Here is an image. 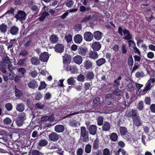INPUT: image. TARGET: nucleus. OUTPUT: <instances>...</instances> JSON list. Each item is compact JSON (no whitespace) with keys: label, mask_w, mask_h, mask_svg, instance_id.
<instances>
[{"label":"nucleus","mask_w":155,"mask_h":155,"mask_svg":"<svg viewBox=\"0 0 155 155\" xmlns=\"http://www.w3.org/2000/svg\"><path fill=\"white\" fill-rule=\"evenodd\" d=\"M93 34V37L95 39L97 40H100L102 38L103 33L99 31L94 32Z\"/></svg>","instance_id":"ddd939ff"},{"label":"nucleus","mask_w":155,"mask_h":155,"mask_svg":"<svg viewBox=\"0 0 155 155\" xmlns=\"http://www.w3.org/2000/svg\"><path fill=\"white\" fill-rule=\"evenodd\" d=\"M122 77L121 76H119V77L114 81V83L113 86L114 87H115L117 88H118L120 85V81Z\"/></svg>","instance_id":"a878e982"},{"label":"nucleus","mask_w":155,"mask_h":155,"mask_svg":"<svg viewBox=\"0 0 155 155\" xmlns=\"http://www.w3.org/2000/svg\"><path fill=\"white\" fill-rule=\"evenodd\" d=\"M88 130L90 134L94 135L97 133V127L95 125H91L88 128Z\"/></svg>","instance_id":"0eeeda50"},{"label":"nucleus","mask_w":155,"mask_h":155,"mask_svg":"<svg viewBox=\"0 0 155 155\" xmlns=\"http://www.w3.org/2000/svg\"><path fill=\"white\" fill-rule=\"evenodd\" d=\"M7 25L4 23L0 25V31L2 32L5 33L7 31Z\"/></svg>","instance_id":"c85d7f7f"},{"label":"nucleus","mask_w":155,"mask_h":155,"mask_svg":"<svg viewBox=\"0 0 155 155\" xmlns=\"http://www.w3.org/2000/svg\"><path fill=\"white\" fill-rule=\"evenodd\" d=\"M82 37L79 34L75 35L74 37V41L77 44H80L82 42Z\"/></svg>","instance_id":"6ab92c4d"},{"label":"nucleus","mask_w":155,"mask_h":155,"mask_svg":"<svg viewBox=\"0 0 155 155\" xmlns=\"http://www.w3.org/2000/svg\"><path fill=\"white\" fill-rule=\"evenodd\" d=\"M78 123V122L75 120H71L69 121V124L72 127H76Z\"/></svg>","instance_id":"58836bf2"},{"label":"nucleus","mask_w":155,"mask_h":155,"mask_svg":"<svg viewBox=\"0 0 155 155\" xmlns=\"http://www.w3.org/2000/svg\"><path fill=\"white\" fill-rule=\"evenodd\" d=\"M118 32L121 36L123 35V33L124 36L123 38L125 40H128L131 39L132 38V35L130 34L129 30H127L125 28L123 29L121 26H119L118 28Z\"/></svg>","instance_id":"f257e3e1"},{"label":"nucleus","mask_w":155,"mask_h":155,"mask_svg":"<svg viewBox=\"0 0 155 155\" xmlns=\"http://www.w3.org/2000/svg\"><path fill=\"white\" fill-rule=\"evenodd\" d=\"M110 136V140L113 142L116 141L118 138L117 135L115 133H112Z\"/></svg>","instance_id":"2f4dec72"},{"label":"nucleus","mask_w":155,"mask_h":155,"mask_svg":"<svg viewBox=\"0 0 155 155\" xmlns=\"http://www.w3.org/2000/svg\"><path fill=\"white\" fill-rule=\"evenodd\" d=\"M46 85V84L44 82H41L40 85L38 88V90H41L45 89V88Z\"/></svg>","instance_id":"e2e57ef3"},{"label":"nucleus","mask_w":155,"mask_h":155,"mask_svg":"<svg viewBox=\"0 0 155 155\" xmlns=\"http://www.w3.org/2000/svg\"><path fill=\"white\" fill-rule=\"evenodd\" d=\"M151 83H148V82L146 84L145 87L143 90V92L145 91H147L149 90L151 88L150 87Z\"/></svg>","instance_id":"6e6d98bb"},{"label":"nucleus","mask_w":155,"mask_h":155,"mask_svg":"<svg viewBox=\"0 0 155 155\" xmlns=\"http://www.w3.org/2000/svg\"><path fill=\"white\" fill-rule=\"evenodd\" d=\"M143 101H140L138 103L137 107V109L139 110H143Z\"/></svg>","instance_id":"49530a36"},{"label":"nucleus","mask_w":155,"mask_h":155,"mask_svg":"<svg viewBox=\"0 0 155 155\" xmlns=\"http://www.w3.org/2000/svg\"><path fill=\"white\" fill-rule=\"evenodd\" d=\"M85 76L87 80H91L93 79L94 74L93 72L89 71L86 72Z\"/></svg>","instance_id":"412c9836"},{"label":"nucleus","mask_w":155,"mask_h":155,"mask_svg":"<svg viewBox=\"0 0 155 155\" xmlns=\"http://www.w3.org/2000/svg\"><path fill=\"white\" fill-rule=\"evenodd\" d=\"M49 13L47 12H44L41 15V16L39 18V20L40 21H42L45 18V17L48 15Z\"/></svg>","instance_id":"4c0bfd02"},{"label":"nucleus","mask_w":155,"mask_h":155,"mask_svg":"<svg viewBox=\"0 0 155 155\" xmlns=\"http://www.w3.org/2000/svg\"><path fill=\"white\" fill-rule=\"evenodd\" d=\"M82 57L81 56L79 55L75 56L73 58V61L74 62L78 64H80L82 63Z\"/></svg>","instance_id":"a211bd4d"},{"label":"nucleus","mask_w":155,"mask_h":155,"mask_svg":"<svg viewBox=\"0 0 155 155\" xmlns=\"http://www.w3.org/2000/svg\"><path fill=\"white\" fill-rule=\"evenodd\" d=\"M65 5L69 8H71L73 5L74 2L72 0H67L65 2Z\"/></svg>","instance_id":"a19ab883"},{"label":"nucleus","mask_w":155,"mask_h":155,"mask_svg":"<svg viewBox=\"0 0 155 155\" xmlns=\"http://www.w3.org/2000/svg\"><path fill=\"white\" fill-rule=\"evenodd\" d=\"M127 63L128 65L129 66H132L133 65L134 63L133 59L131 55L128 58Z\"/></svg>","instance_id":"603ef678"},{"label":"nucleus","mask_w":155,"mask_h":155,"mask_svg":"<svg viewBox=\"0 0 155 155\" xmlns=\"http://www.w3.org/2000/svg\"><path fill=\"white\" fill-rule=\"evenodd\" d=\"M134 124L137 126H139L141 125V121L140 120L139 115L133 119Z\"/></svg>","instance_id":"f3484780"},{"label":"nucleus","mask_w":155,"mask_h":155,"mask_svg":"<svg viewBox=\"0 0 155 155\" xmlns=\"http://www.w3.org/2000/svg\"><path fill=\"white\" fill-rule=\"evenodd\" d=\"M84 67L87 70L91 68L93 66V63L89 60L85 61L84 63Z\"/></svg>","instance_id":"2eb2a0df"},{"label":"nucleus","mask_w":155,"mask_h":155,"mask_svg":"<svg viewBox=\"0 0 155 155\" xmlns=\"http://www.w3.org/2000/svg\"><path fill=\"white\" fill-rule=\"evenodd\" d=\"M32 155H43V154L37 150H33L31 151Z\"/></svg>","instance_id":"a18cd8bd"},{"label":"nucleus","mask_w":155,"mask_h":155,"mask_svg":"<svg viewBox=\"0 0 155 155\" xmlns=\"http://www.w3.org/2000/svg\"><path fill=\"white\" fill-rule=\"evenodd\" d=\"M120 134L122 136L125 135L128 132L127 128L125 127H120Z\"/></svg>","instance_id":"72a5a7b5"},{"label":"nucleus","mask_w":155,"mask_h":155,"mask_svg":"<svg viewBox=\"0 0 155 155\" xmlns=\"http://www.w3.org/2000/svg\"><path fill=\"white\" fill-rule=\"evenodd\" d=\"M29 74L31 75L32 78H35L37 76L38 72L36 70H35L30 72Z\"/></svg>","instance_id":"bf43d9fd"},{"label":"nucleus","mask_w":155,"mask_h":155,"mask_svg":"<svg viewBox=\"0 0 155 155\" xmlns=\"http://www.w3.org/2000/svg\"><path fill=\"white\" fill-rule=\"evenodd\" d=\"M23 77L20 75H16L14 79V81L15 82L18 83L21 81V79Z\"/></svg>","instance_id":"0e129e2a"},{"label":"nucleus","mask_w":155,"mask_h":155,"mask_svg":"<svg viewBox=\"0 0 155 155\" xmlns=\"http://www.w3.org/2000/svg\"><path fill=\"white\" fill-rule=\"evenodd\" d=\"M85 77L82 74H80L77 77V80L78 81L81 82H83L84 81Z\"/></svg>","instance_id":"13d9d810"},{"label":"nucleus","mask_w":155,"mask_h":155,"mask_svg":"<svg viewBox=\"0 0 155 155\" xmlns=\"http://www.w3.org/2000/svg\"><path fill=\"white\" fill-rule=\"evenodd\" d=\"M99 147V140L98 139H96L93 142V148L95 149H98Z\"/></svg>","instance_id":"c9c22d12"},{"label":"nucleus","mask_w":155,"mask_h":155,"mask_svg":"<svg viewBox=\"0 0 155 155\" xmlns=\"http://www.w3.org/2000/svg\"><path fill=\"white\" fill-rule=\"evenodd\" d=\"M87 49L86 47H80L78 49V53L80 55L84 56L87 52Z\"/></svg>","instance_id":"f8f14e48"},{"label":"nucleus","mask_w":155,"mask_h":155,"mask_svg":"<svg viewBox=\"0 0 155 155\" xmlns=\"http://www.w3.org/2000/svg\"><path fill=\"white\" fill-rule=\"evenodd\" d=\"M100 100L99 97L95 98L93 101L92 105L93 106L96 107L100 104Z\"/></svg>","instance_id":"c756f323"},{"label":"nucleus","mask_w":155,"mask_h":155,"mask_svg":"<svg viewBox=\"0 0 155 155\" xmlns=\"http://www.w3.org/2000/svg\"><path fill=\"white\" fill-rule=\"evenodd\" d=\"M110 128V124L107 122H104L103 124L102 127V130L105 131H108Z\"/></svg>","instance_id":"4be33fe9"},{"label":"nucleus","mask_w":155,"mask_h":155,"mask_svg":"<svg viewBox=\"0 0 155 155\" xmlns=\"http://www.w3.org/2000/svg\"><path fill=\"white\" fill-rule=\"evenodd\" d=\"M18 72L21 74V76H24L26 72V70L25 68H20L18 69Z\"/></svg>","instance_id":"052dcab7"},{"label":"nucleus","mask_w":155,"mask_h":155,"mask_svg":"<svg viewBox=\"0 0 155 155\" xmlns=\"http://www.w3.org/2000/svg\"><path fill=\"white\" fill-rule=\"evenodd\" d=\"M91 146L89 144H87L85 147V151L87 153H89L91 150Z\"/></svg>","instance_id":"3c124183"},{"label":"nucleus","mask_w":155,"mask_h":155,"mask_svg":"<svg viewBox=\"0 0 155 155\" xmlns=\"http://www.w3.org/2000/svg\"><path fill=\"white\" fill-rule=\"evenodd\" d=\"M26 16V14L25 12L18 10L15 17L16 19L22 21L25 20Z\"/></svg>","instance_id":"7ed1b4c3"},{"label":"nucleus","mask_w":155,"mask_h":155,"mask_svg":"<svg viewBox=\"0 0 155 155\" xmlns=\"http://www.w3.org/2000/svg\"><path fill=\"white\" fill-rule=\"evenodd\" d=\"M54 48L56 52L61 53L63 52L64 50V46L62 44H58L55 45Z\"/></svg>","instance_id":"1a4fd4ad"},{"label":"nucleus","mask_w":155,"mask_h":155,"mask_svg":"<svg viewBox=\"0 0 155 155\" xmlns=\"http://www.w3.org/2000/svg\"><path fill=\"white\" fill-rule=\"evenodd\" d=\"M12 120L8 117H6L3 120V122L4 124L6 125H9L11 124Z\"/></svg>","instance_id":"09e8293b"},{"label":"nucleus","mask_w":155,"mask_h":155,"mask_svg":"<svg viewBox=\"0 0 155 155\" xmlns=\"http://www.w3.org/2000/svg\"><path fill=\"white\" fill-rule=\"evenodd\" d=\"M19 29L18 28L15 26L12 27L10 30V32L13 35H15L18 33Z\"/></svg>","instance_id":"5701e85b"},{"label":"nucleus","mask_w":155,"mask_h":155,"mask_svg":"<svg viewBox=\"0 0 155 155\" xmlns=\"http://www.w3.org/2000/svg\"><path fill=\"white\" fill-rule=\"evenodd\" d=\"M64 39L68 43L72 41V36L70 34L67 33L64 37Z\"/></svg>","instance_id":"f704fd0d"},{"label":"nucleus","mask_w":155,"mask_h":155,"mask_svg":"<svg viewBox=\"0 0 155 155\" xmlns=\"http://www.w3.org/2000/svg\"><path fill=\"white\" fill-rule=\"evenodd\" d=\"M104 118L101 116H99L97 119V124L101 126L103 124Z\"/></svg>","instance_id":"37998d69"},{"label":"nucleus","mask_w":155,"mask_h":155,"mask_svg":"<svg viewBox=\"0 0 155 155\" xmlns=\"http://www.w3.org/2000/svg\"><path fill=\"white\" fill-rule=\"evenodd\" d=\"M31 62L32 64L37 65L40 64V62L38 58L36 57H34L31 59Z\"/></svg>","instance_id":"b1692460"},{"label":"nucleus","mask_w":155,"mask_h":155,"mask_svg":"<svg viewBox=\"0 0 155 155\" xmlns=\"http://www.w3.org/2000/svg\"><path fill=\"white\" fill-rule=\"evenodd\" d=\"M121 51L123 54H125L127 52V50L125 44H123L122 46Z\"/></svg>","instance_id":"680f3d73"},{"label":"nucleus","mask_w":155,"mask_h":155,"mask_svg":"<svg viewBox=\"0 0 155 155\" xmlns=\"http://www.w3.org/2000/svg\"><path fill=\"white\" fill-rule=\"evenodd\" d=\"M81 25L79 24H76L74 27V29L75 31H78L81 29Z\"/></svg>","instance_id":"8fccbe9b"},{"label":"nucleus","mask_w":155,"mask_h":155,"mask_svg":"<svg viewBox=\"0 0 155 155\" xmlns=\"http://www.w3.org/2000/svg\"><path fill=\"white\" fill-rule=\"evenodd\" d=\"M122 93V91L118 89L112 91L113 94L117 97L121 96Z\"/></svg>","instance_id":"473e14b6"},{"label":"nucleus","mask_w":155,"mask_h":155,"mask_svg":"<svg viewBox=\"0 0 155 155\" xmlns=\"http://www.w3.org/2000/svg\"><path fill=\"white\" fill-rule=\"evenodd\" d=\"M93 34L90 32L87 31L84 33V38L87 41H91L93 39Z\"/></svg>","instance_id":"423d86ee"},{"label":"nucleus","mask_w":155,"mask_h":155,"mask_svg":"<svg viewBox=\"0 0 155 155\" xmlns=\"http://www.w3.org/2000/svg\"><path fill=\"white\" fill-rule=\"evenodd\" d=\"M11 59H10L8 57H4L3 59V63L5 64H6L8 65L10 64L11 62L10 60Z\"/></svg>","instance_id":"ea45409f"},{"label":"nucleus","mask_w":155,"mask_h":155,"mask_svg":"<svg viewBox=\"0 0 155 155\" xmlns=\"http://www.w3.org/2000/svg\"><path fill=\"white\" fill-rule=\"evenodd\" d=\"M48 54L46 52L41 53L39 56V60L43 62H47L49 58Z\"/></svg>","instance_id":"39448f33"},{"label":"nucleus","mask_w":155,"mask_h":155,"mask_svg":"<svg viewBox=\"0 0 155 155\" xmlns=\"http://www.w3.org/2000/svg\"><path fill=\"white\" fill-rule=\"evenodd\" d=\"M67 83L69 85H74L75 83V81L73 77H70L67 80Z\"/></svg>","instance_id":"79ce46f5"},{"label":"nucleus","mask_w":155,"mask_h":155,"mask_svg":"<svg viewBox=\"0 0 155 155\" xmlns=\"http://www.w3.org/2000/svg\"><path fill=\"white\" fill-rule=\"evenodd\" d=\"M26 59L25 58L22 59H20L18 61L17 64L18 65H21L24 64L25 61L26 60Z\"/></svg>","instance_id":"338daca9"},{"label":"nucleus","mask_w":155,"mask_h":155,"mask_svg":"<svg viewBox=\"0 0 155 155\" xmlns=\"http://www.w3.org/2000/svg\"><path fill=\"white\" fill-rule=\"evenodd\" d=\"M144 76V73L142 71H138L135 74V76L137 78L142 77Z\"/></svg>","instance_id":"4d7b16f0"},{"label":"nucleus","mask_w":155,"mask_h":155,"mask_svg":"<svg viewBox=\"0 0 155 155\" xmlns=\"http://www.w3.org/2000/svg\"><path fill=\"white\" fill-rule=\"evenodd\" d=\"M66 69L68 71H70L72 73H75L77 72L78 69L77 68L73 65H68Z\"/></svg>","instance_id":"4468645a"},{"label":"nucleus","mask_w":155,"mask_h":155,"mask_svg":"<svg viewBox=\"0 0 155 155\" xmlns=\"http://www.w3.org/2000/svg\"><path fill=\"white\" fill-rule=\"evenodd\" d=\"M28 86L31 88L34 89L38 87V83L35 80H32L28 83Z\"/></svg>","instance_id":"dca6fc26"},{"label":"nucleus","mask_w":155,"mask_h":155,"mask_svg":"<svg viewBox=\"0 0 155 155\" xmlns=\"http://www.w3.org/2000/svg\"><path fill=\"white\" fill-rule=\"evenodd\" d=\"M125 115L128 118L132 117L133 119L138 115V111L137 110L132 109L127 110L126 112Z\"/></svg>","instance_id":"20e7f679"},{"label":"nucleus","mask_w":155,"mask_h":155,"mask_svg":"<svg viewBox=\"0 0 155 155\" xmlns=\"http://www.w3.org/2000/svg\"><path fill=\"white\" fill-rule=\"evenodd\" d=\"M15 89L16 96L18 97H20L22 95L21 91L18 89L17 88L16 86H15Z\"/></svg>","instance_id":"c03bdc74"},{"label":"nucleus","mask_w":155,"mask_h":155,"mask_svg":"<svg viewBox=\"0 0 155 155\" xmlns=\"http://www.w3.org/2000/svg\"><path fill=\"white\" fill-rule=\"evenodd\" d=\"M29 7L33 12H37L39 10V8L38 6L35 5H29Z\"/></svg>","instance_id":"de8ad7c7"},{"label":"nucleus","mask_w":155,"mask_h":155,"mask_svg":"<svg viewBox=\"0 0 155 155\" xmlns=\"http://www.w3.org/2000/svg\"><path fill=\"white\" fill-rule=\"evenodd\" d=\"M58 38L55 35H51L50 37V40L52 43H55L58 41Z\"/></svg>","instance_id":"bb28decb"},{"label":"nucleus","mask_w":155,"mask_h":155,"mask_svg":"<svg viewBox=\"0 0 155 155\" xmlns=\"http://www.w3.org/2000/svg\"><path fill=\"white\" fill-rule=\"evenodd\" d=\"M103 155H110V153L109 150L107 148H105L103 150Z\"/></svg>","instance_id":"774afa93"},{"label":"nucleus","mask_w":155,"mask_h":155,"mask_svg":"<svg viewBox=\"0 0 155 155\" xmlns=\"http://www.w3.org/2000/svg\"><path fill=\"white\" fill-rule=\"evenodd\" d=\"M105 62V59L103 58L99 59L96 61L97 64L99 66H100L104 64Z\"/></svg>","instance_id":"7c9ffc66"},{"label":"nucleus","mask_w":155,"mask_h":155,"mask_svg":"<svg viewBox=\"0 0 155 155\" xmlns=\"http://www.w3.org/2000/svg\"><path fill=\"white\" fill-rule=\"evenodd\" d=\"M28 54V52L25 50H21L20 52L19 55L20 56H22L23 57H25Z\"/></svg>","instance_id":"864d4df0"},{"label":"nucleus","mask_w":155,"mask_h":155,"mask_svg":"<svg viewBox=\"0 0 155 155\" xmlns=\"http://www.w3.org/2000/svg\"><path fill=\"white\" fill-rule=\"evenodd\" d=\"M24 121V120L23 119L18 117L16 120V123L18 126L20 127L22 126Z\"/></svg>","instance_id":"e433bc0d"},{"label":"nucleus","mask_w":155,"mask_h":155,"mask_svg":"<svg viewBox=\"0 0 155 155\" xmlns=\"http://www.w3.org/2000/svg\"><path fill=\"white\" fill-rule=\"evenodd\" d=\"M89 57L91 59L95 60L98 57L97 53L95 51H90L89 53Z\"/></svg>","instance_id":"9b49d317"},{"label":"nucleus","mask_w":155,"mask_h":155,"mask_svg":"<svg viewBox=\"0 0 155 155\" xmlns=\"http://www.w3.org/2000/svg\"><path fill=\"white\" fill-rule=\"evenodd\" d=\"M48 144L47 141L44 139H41L40 140L38 143V145L41 147L45 146Z\"/></svg>","instance_id":"cd10ccee"},{"label":"nucleus","mask_w":155,"mask_h":155,"mask_svg":"<svg viewBox=\"0 0 155 155\" xmlns=\"http://www.w3.org/2000/svg\"><path fill=\"white\" fill-rule=\"evenodd\" d=\"M50 140L53 141L55 142L59 139V135L55 132H53L50 134L48 136Z\"/></svg>","instance_id":"6e6552de"},{"label":"nucleus","mask_w":155,"mask_h":155,"mask_svg":"<svg viewBox=\"0 0 155 155\" xmlns=\"http://www.w3.org/2000/svg\"><path fill=\"white\" fill-rule=\"evenodd\" d=\"M16 108L19 112H22L25 110V105L23 103L19 104L17 105Z\"/></svg>","instance_id":"393cba45"},{"label":"nucleus","mask_w":155,"mask_h":155,"mask_svg":"<svg viewBox=\"0 0 155 155\" xmlns=\"http://www.w3.org/2000/svg\"><path fill=\"white\" fill-rule=\"evenodd\" d=\"M91 47L94 51H98L101 48V45L99 42L96 41L92 44Z\"/></svg>","instance_id":"9d476101"},{"label":"nucleus","mask_w":155,"mask_h":155,"mask_svg":"<svg viewBox=\"0 0 155 155\" xmlns=\"http://www.w3.org/2000/svg\"><path fill=\"white\" fill-rule=\"evenodd\" d=\"M80 130L81 139H82L84 142H88L89 140L88 131L86 130V128L84 127H81Z\"/></svg>","instance_id":"f03ea898"},{"label":"nucleus","mask_w":155,"mask_h":155,"mask_svg":"<svg viewBox=\"0 0 155 155\" xmlns=\"http://www.w3.org/2000/svg\"><path fill=\"white\" fill-rule=\"evenodd\" d=\"M127 42L128 43L129 46L133 48L136 46V45L135 42L133 40L130 39L128 40Z\"/></svg>","instance_id":"5fc2aeb1"},{"label":"nucleus","mask_w":155,"mask_h":155,"mask_svg":"<svg viewBox=\"0 0 155 155\" xmlns=\"http://www.w3.org/2000/svg\"><path fill=\"white\" fill-rule=\"evenodd\" d=\"M5 107L6 109L8 111L11 110L12 109V106L10 103H8L5 104Z\"/></svg>","instance_id":"69168bd1"},{"label":"nucleus","mask_w":155,"mask_h":155,"mask_svg":"<svg viewBox=\"0 0 155 155\" xmlns=\"http://www.w3.org/2000/svg\"><path fill=\"white\" fill-rule=\"evenodd\" d=\"M54 130L57 133L62 132L64 130V127L63 125H58L54 127Z\"/></svg>","instance_id":"aec40b11"}]
</instances>
